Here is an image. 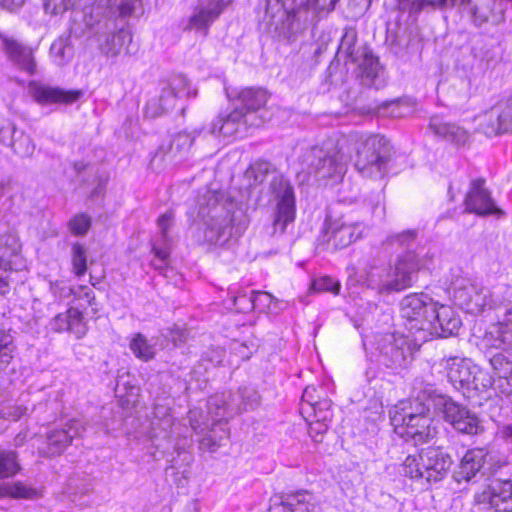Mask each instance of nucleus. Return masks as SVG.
Returning <instances> with one entry per match:
<instances>
[{
    "label": "nucleus",
    "instance_id": "obj_41",
    "mask_svg": "<svg viewBox=\"0 0 512 512\" xmlns=\"http://www.w3.org/2000/svg\"><path fill=\"white\" fill-rule=\"evenodd\" d=\"M490 365L496 377L512 373V356L501 350L489 358Z\"/></svg>",
    "mask_w": 512,
    "mask_h": 512
},
{
    "label": "nucleus",
    "instance_id": "obj_48",
    "mask_svg": "<svg viewBox=\"0 0 512 512\" xmlns=\"http://www.w3.org/2000/svg\"><path fill=\"white\" fill-rule=\"evenodd\" d=\"M490 309H494L496 311V315L501 320V324L506 327V329H512V301L506 300L498 303L495 300V304Z\"/></svg>",
    "mask_w": 512,
    "mask_h": 512
},
{
    "label": "nucleus",
    "instance_id": "obj_64",
    "mask_svg": "<svg viewBox=\"0 0 512 512\" xmlns=\"http://www.w3.org/2000/svg\"><path fill=\"white\" fill-rule=\"evenodd\" d=\"M373 0H349V6L357 8V14L365 13L371 6Z\"/></svg>",
    "mask_w": 512,
    "mask_h": 512
},
{
    "label": "nucleus",
    "instance_id": "obj_22",
    "mask_svg": "<svg viewBox=\"0 0 512 512\" xmlns=\"http://www.w3.org/2000/svg\"><path fill=\"white\" fill-rule=\"evenodd\" d=\"M480 130L489 137L512 132V96L485 112Z\"/></svg>",
    "mask_w": 512,
    "mask_h": 512
},
{
    "label": "nucleus",
    "instance_id": "obj_34",
    "mask_svg": "<svg viewBox=\"0 0 512 512\" xmlns=\"http://www.w3.org/2000/svg\"><path fill=\"white\" fill-rule=\"evenodd\" d=\"M195 136L187 132H179L172 136L169 142L162 144L155 152V158L164 161L182 159L190 150Z\"/></svg>",
    "mask_w": 512,
    "mask_h": 512
},
{
    "label": "nucleus",
    "instance_id": "obj_46",
    "mask_svg": "<svg viewBox=\"0 0 512 512\" xmlns=\"http://www.w3.org/2000/svg\"><path fill=\"white\" fill-rule=\"evenodd\" d=\"M253 294H255V297H247L246 295H239V296H234L233 297V302H234V306L238 309V310H241V311H244V310H250V309H253L254 306H255V301L257 300V298L259 297H265L267 298L270 302L272 301H278L275 297H273L270 293L268 292H253Z\"/></svg>",
    "mask_w": 512,
    "mask_h": 512
},
{
    "label": "nucleus",
    "instance_id": "obj_29",
    "mask_svg": "<svg viewBox=\"0 0 512 512\" xmlns=\"http://www.w3.org/2000/svg\"><path fill=\"white\" fill-rule=\"evenodd\" d=\"M248 127V116L239 106H235L234 110L229 114L219 116L212 123L211 132L223 135L224 137H243L247 133Z\"/></svg>",
    "mask_w": 512,
    "mask_h": 512
},
{
    "label": "nucleus",
    "instance_id": "obj_4",
    "mask_svg": "<svg viewBox=\"0 0 512 512\" xmlns=\"http://www.w3.org/2000/svg\"><path fill=\"white\" fill-rule=\"evenodd\" d=\"M269 174H273L269 188L277 201L273 233L277 231L283 233L286 226L295 219L296 200L293 186L282 174L277 173L275 167L268 161L258 160L245 171V177L250 185L263 183Z\"/></svg>",
    "mask_w": 512,
    "mask_h": 512
},
{
    "label": "nucleus",
    "instance_id": "obj_44",
    "mask_svg": "<svg viewBox=\"0 0 512 512\" xmlns=\"http://www.w3.org/2000/svg\"><path fill=\"white\" fill-rule=\"evenodd\" d=\"M368 112L377 114L379 116H387L393 118H398L403 115L399 100L384 101L375 105L374 107H370Z\"/></svg>",
    "mask_w": 512,
    "mask_h": 512
},
{
    "label": "nucleus",
    "instance_id": "obj_47",
    "mask_svg": "<svg viewBox=\"0 0 512 512\" xmlns=\"http://www.w3.org/2000/svg\"><path fill=\"white\" fill-rule=\"evenodd\" d=\"M158 228L160 230V242L159 245H167V246H170V243H171V239L168 235V232L170 230V228L173 226L174 224V214L172 211H168L164 214H162L159 218H158Z\"/></svg>",
    "mask_w": 512,
    "mask_h": 512
},
{
    "label": "nucleus",
    "instance_id": "obj_23",
    "mask_svg": "<svg viewBox=\"0 0 512 512\" xmlns=\"http://www.w3.org/2000/svg\"><path fill=\"white\" fill-rule=\"evenodd\" d=\"M485 179H474L470 183V189L465 197L466 211L481 216L491 214H503L502 210L496 207L490 192L484 187Z\"/></svg>",
    "mask_w": 512,
    "mask_h": 512
},
{
    "label": "nucleus",
    "instance_id": "obj_56",
    "mask_svg": "<svg viewBox=\"0 0 512 512\" xmlns=\"http://www.w3.org/2000/svg\"><path fill=\"white\" fill-rule=\"evenodd\" d=\"M340 288V283L331 277H322L312 283V289L316 292H331L337 295L340 292Z\"/></svg>",
    "mask_w": 512,
    "mask_h": 512
},
{
    "label": "nucleus",
    "instance_id": "obj_28",
    "mask_svg": "<svg viewBox=\"0 0 512 512\" xmlns=\"http://www.w3.org/2000/svg\"><path fill=\"white\" fill-rule=\"evenodd\" d=\"M91 8L103 9L100 18H113L117 21L127 22L130 17H139L143 14L142 0H100Z\"/></svg>",
    "mask_w": 512,
    "mask_h": 512
},
{
    "label": "nucleus",
    "instance_id": "obj_8",
    "mask_svg": "<svg viewBox=\"0 0 512 512\" xmlns=\"http://www.w3.org/2000/svg\"><path fill=\"white\" fill-rule=\"evenodd\" d=\"M346 163L342 147L332 141L309 147L301 156L303 168L318 181H340L346 172Z\"/></svg>",
    "mask_w": 512,
    "mask_h": 512
},
{
    "label": "nucleus",
    "instance_id": "obj_16",
    "mask_svg": "<svg viewBox=\"0 0 512 512\" xmlns=\"http://www.w3.org/2000/svg\"><path fill=\"white\" fill-rule=\"evenodd\" d=\"M421 267L420 257L412 252L399 256L393 269L381 278L377 289L381 294L401 292L413 285V275Z\"/></svg>",
    "mask_w": 512,
    "mask_h": 512
},
{
    "label": "nucleus",
    "instance_id": "obj_31",
    "mask_svg": "<svg viewBox=\"0 0 512 512\" xmlns=\"http://www.w3.org/2000/svg\"><path fill=\"white\" fill-rule=\"evenodd\" d=\"M488 453L484 448H475L468 450L462 457L458 467L453 473L456 482H469L481 473L487 462Z\"/></svg>",
    "mask_w": 512,
    "mask_h": 512
},
{
    "label": "nucleus",
    "instance_id": "obj_50",
    "mask_svg": "<svg viewBox=\"0 0 512 512\" xmlns=\"http://www.w3.org/2000/svg\"><path fill=\"white\" fill-rule=\"evenodd\" d=\"M154 416L158 422H153V425L158 426L163 431L167 432L174 425V419L170 413V409L156 405L154 407Z\"/></svg>",
    "mask_w": 512,
    "mask_h": 512
},
{
    "label": "nucleus",
    "instance_id": "obj_40",
    "mask_svg": "<svg viewBox=\"0 0 512 512\" xmlns=\"http://www.w3.org/2000/svg\"><path fill=\"white\" fill-rule=\"evenodd\" d=\"M15 346L10 333L0 330V373L4 371L13 359Z\"/></svg>",
    "mask_w": 512,
    "mask_h": 512
},
{
    "label": "nucleus",
    "instance_id": "obj_13",
    "mask_svg": "<svg viewBox=\"0 0 512 512\" xmlns=\"http://www.w3.org/2000/svg\"><path fill=\"white\" fill-rule=\"evenodd\" d=\"M418 349V344L409 336L386 335L378 343L379 361L387 368L405 369L413 362Z\"/></svg>",
    "mask_w": 512,
    "mask_h": 512
},
{
    "label": "nucleus",
    "instance_id": "obj_36",
    "mask_svg": "<svg viewBox=\"0 0 512 512\" xmlns=\"http://www.w3.org/2000/svg\"><path fill=\"white\" fill-rule=\"evenodd\" d=\"M267 92L262 88H245L242 89L236 97V105L244 111L248 116L260 108L267 102Z\"/></svg>",
    "mask_w": 512,
    "mask_h": 512
},
{
    "label": "nucleus",
    "instance_id": "obj_37",
    "mask_svg": "<svg viewBox=\"0 0 512 512\" xmlns=\"http://www.w3.org/2000/svg\"><path fill=\"white\" fill-rule=\"evenodd\" d=\"M50 55L55 64L63 66L68 63L74 55V48L69 38H58L50 47Z\"/></svg>",
    "mask_w": 512,
    "mask_h": 512
},
{
    "label": "nucleus",
    "instance_id": "obj_14",
    "mask_svg": "<svg viewBox=\"0 0 512 512\" xmlns=\"http://www.w3.org/2000/svg\"><path fill=\"white\" fill-rule=\"evenodd\" d=\"M85 430V423L80 419H71L64 425L49 428L37 448L38 454L46 458L60 456L74 439L82 437Z\"/></svg>",
    "mask_w": 512,
    "mask_h": 512
},
{
    "label": "nucleus",
    "instance_id": "obj_59",
    "mask_svg": "<svg viewBox=\"0 0 512 512\" xmlns=\"http://www.w3.org/2000/svg\"><path fill=\"white\" fill-rule=\"evenodd\" d=\"M10 273V264L0 258V295H6L10 290Z\"/></svg>",
    "mask_w": 512,
    "mask_h": 512
},
{
    "label": "nucleus",
    "instance_id": "obj_35",
    "mask_svg": "<svg viewBox=\"0 0 512 512\" xmlns=\"http://www.w3.org/2000/svg\"><path fill=\"white\" fill-rule=\"evenodd\" d=\"M429 129L439 136L457 146L464 145L469 138L468 132L455 123L446 122L439 116L430 119Z\"/></svg>",
    "mask_w": 512,
    "mask_h": 512
},
{
    "label": "nucleus",
    "instance_id": "obj_39",
    "mask_svg": "<svg viewBox=\"0 0 512 512\" xmlns=\"http://www.w3.org/2000/svg\"><path fill=\"white\" fill-rule=\"evenodd\" d=\"M19 469L16 452L0 449V479L14 476Z\"/></svg>",
    "mask_w": 512,
    "mask_h": 512
},
{
    "label": "nucleus",
    "instance_id": "obj_19",
    "mask_svg": "<svg viewBox=\"0 0 512 512\" xmlns=\"http://www.w3.org/2000/svg\"><path fill=\"white\" fill-rule=\"evenodd\" d=\"M475 502L484 509L497 512H512V480L496 479L488 490L476 494Z\"/></svg>",
    "mask_w": 512,
    "mask_h": 512
},
{
    "label": "nucleus",
    "instance_id": "obj_30",
    "mask_svg": "<svg viewBox=\"0 0 512 512\" xmlns=\"http://www.w3.org/2000/svg\"><path fill=\"white\" fill-rule=\"evenodd\" d=\"M50 327L57 333L69 332L74 334L77 339L83 338L88 331L82 311L74 307H70L67 311L57 314L50 321Z\"/></svg>",
    "mask_w": 512,
    "mask_h": 512
},
{
    "label": "nucleus",
    "instance_id": "obj_5",
    "mask_svg": "<svg viewBox=\"0 0 512 512\" xmlns=\"http://www.w3.org/2000/svg\"><path fill=\"white\" fill-rule=\"evenodd\" d=\"M424 393L428 395L427 388ZM431 408L433 406L428 403V396L424 402L414 400L409 402V406L396 407L391 415L394 431L406 441L412 440L415 445L429 442L437 434Z\"/></svg>",
    "mask_w": 512,
    "mask_h": 512
},
{
    "label": "nucleus",
    "instance_id": "obj_24",
    "mask_svg": "<svg viewBox=\"0 0 512 512\" xmlns=\"http://www.w3.org/2000/svg\"><path fill=\"white\" fill-rule=\"evenodd\" d=\"M28 92L39 104H72L79 100L83 94L81 90H65L60 87H53L39 81H31L28 85Z\"/></svg>",
    "mask_w": 512,
    "mask_h": 512
},
{
    "label": "nucleus",
    "instance_id": "obj_63",
    "mask_svg": "<svg viewBox=\"0 0 512 512\" xmlns=\"http://www.w3.org/2000/svg\"><path fill=\"white\" fill-rule=\"evenodd\" d=\"M26 411H27L26 407L13 406V407H8L7 412L5 414H7L8 417H10L13 421H17L23 415H25Z\"/></svg>",
    "mask_w": 512,
    "mask_h": 512
},
{
    "label": "nucleus",
    "instance_id": "obj_15",
    "mask_svg": "<svg viewBox=\"0 0 512 512\" xmlns=\"http://www.w3.org/2000/svg\"><path fill=\"white\" fill-rule=\"evenodd\" d=\"M185 94L195 97L197 91L191 92L189 81L184 75H174L162 84L159 96L151 98L145 105L146 117L157 118L171 111L176 104L177 97Z\"/></svg>",
    "mask_w": 512,
    "mask_h": 512
},
{
    "label": "nucleus",
    "instance_id": "obj_38",
    "mask_svg": "<svg viewBox=\"0 0 512 512\" xmlns=\"http://www.w3.org/2000/svg\"><path fill=\"white\" fill-rule=\"evenodd\" d=\"M129 347L136 358L150 361L155 357L154 346L141 333H136L130 341Z\"/></svg>",
    "mask_w": 512,
    "mask_h": 512
},
{
    "label": "nucleus",
    "instance_id": "obj_61",
    "mask_svg": "<svg viewBox=\"0 0 512 512\" xmlns=\"http://www.w3.org/2000/svg\"><path fill=\"white\" fill-rule=\"evenodd\" d=\"M72 294L78 298H85L89 306L96 305L95 294L92 289L87 286H79L77 289L72 290Z\"/></svg>",
    "mask_w": 512,
    "mask_h": 512
},
{
    "label": "nucleus",
    "instance_id": "obj_10",
    "mask_svg": "<svg viewBox=\"0 0 512 512\" xmlns=\"http://www.w3.org/2000/svg\"><path fill=\"white\" fill-rule=\"evenodd\" d=\"M428 403L433 406L435 413L442 414L457 432L467 435H477L483 430L481 421L466 406L457 403L450 396L432 387L427 388Z\"/></svg>",
    "mask_w": 512,
    "mask_h": 512
},
{
    "label": "nucleus",
    "instance_id": "obj_7",
    "mask_svg": "<svg viewBox=\"0 0 512 512\" xmlns=\"http://www.w3.org/2000/svg\"><path fill=\"white\" fill-rule=\"evenodd\" d=\"M355 168L364 177L383 179L389 171L392 159L390 141L379 134L361 137L356 141Z\"/></svg>",
    "mask_w": 512,
    "mask_h": 512
},
{
    "label": "nucleus",
    "instance_id": "obj_49",
    "mask_svg": "<svg viewBox=\"0 0 512 512\" xmlns=\"http://www.w3.org/2000/svg\"><path fill=\"white\" fill-rule=\"evenodd\" d=\"M490 387L494 389V379L488 375L487 372H484L478 367V371L475 373L474 383L469 386L467 396H469L472 391L482 393Z\"/></svg>",
    "mask_w": 512,
    "mask_h": 512
},
{
    "label": "nucleus",
    "instance_id": "obj_60",
    "mask_svg": "<svg viewBox=\"0 0 512 512\" xmlns=\"http://www.w3.org/2000/svg\"><path fill=\"white\" fill-rule=\"evenodd\" d=\"M225 356V350L221 347H213L202 354V360L217 366L222 363Z\"/></svg>",
    "mask_w": 512,
    "mask_h": 512
},
{
    "label": "nucleus",
    "instance_id": "obj_32",
    "mask_svg": "<svg viewBox=\"0 0 512 512\" xmlns=\"http://www.w3.org/2000/svg\"><path fill=\"white\" fill-rule=\"evenodd\" d=\"M0 141L9 145L14 154L21 158L31 157L35 151L32 138L24 131L17 129L13 123L0 130Z\"/></svg>",
    "mask_w": 512,
    "mask_h": 512
},
{
    "label": "nucleus",
    "instance_id": "obj_51",
    "mask_svg": "<svg viewBox=\"0 0 512 512\" xmlns=\"http://www.w3.org/2000/svg\"><path fill=\"white\" fill-rule=\"evenodd\" d=\"M470 22L477 28L488 22L489 9L487 7L471 4L468 8Z\"/></svg>",
    "mask_w": 512,
    "mask_h": 512
},
{
    "label": "nucleus",
    "instance_id": "obj_17",
    "mask_svg": "<svg viewBox=\"0 0 512 512\" xmlns=\"http://www.w3.org/2000/svg\"><path fill=\"white\" fill-rule=\"evenodd\" d=\"M453 299L467 313L478 314L495 304L489 288L477 282L462 281L453 288Z\"/></svg>",
    "mask_w": 512,
    "mask_h": 512
},
{
    "label": "nucleus",
    "instance_id": "obj_62",
    "mask_svg": "<svg viewBox=\"0 0 512 512\" xmlns=\"http://www.w3.org/2000/svg\"><path fill=\"white\" fill-rule=\"evenodd\" d=\"M311 406L314 409V413H315V417L316 418L321 417V416H323L325 414H327L329 416V418L331 417V414L328 411L329 407H330V402L329 401L324 400V401H319V402L311 403Z\"/></svg>",
    "mask_w": 512,
    "mask_h": 512
},
{
    "label": "nucleus",
    "instance_id": "obj_26",
    "mask_svg": "<svg viewBox=\"0 0 512 512\" xmlns=\"http://www.w3.org/2000/svg\"><path fill=\"white\" fill-rule=\"evenodd\" d=\"M225 7L224 0H200L199 6L188 19L185 30L201 31L205 36L210 24L218 18Z\"/></svg>",
    "mask_w": 512,
    "mask_h": 512
},
{
    "label": "nucleus",
    "instance_id": "obj_20",
    "mask_svg": "<svg viewBox=\"0 0 512 512\" xmlns=\"http://www.w3.org/2000/svg\"><path fill=\"white\" fill-rule=\"evenodd\" d=\"M0 40L3 53L14 67L29 75L37 72V62L31 46L1 33Z\"/></svg>",
    "mask_w": 512,
    "mask_h": 512
},
{
    "label": "nucleus",
    "instance_id": "obj_55",
    "mask_svg": "<svg viewBox=\"0 0 512 512\" xmlns=\"http://www.w3.org/2000/svg\"><path fill=\"white\" fill-rule=\"evenodd\" d=\"M327 420H329V416L325 414L316 418L315 422L310 424L309 435L315 442H322L323 436L328 430V424L326 423Z\"/></svg>",
    "mask_w": 512,
    "mask_h": 512
},
{
    "label": "nucleus",
    "instance_id": "obj_33",
    "mask_svg": "<svg viewBox=\"0 0 512 512\" xmlns=\"http://www.w3.org/2000/svg\"><path fill=\"white\" fill-rule=\"evenodd\" d=\"M470 3L471 0H398V7L400 11L417 16L423 11H444L454 7L460 8Z\"/></svg>",
    "mask_w": 512,
    "mask_h": 512
},
{
    "label": "nucleus",
    "instance_id": "obj_53",
    "mask_svg": "<svg viewBox=\"0 0 512 512\" xmlns=\"http://www.w3.org/2000/svg\"><path fill=\"white\" fill-rule=\"evenodd\" d=\"M77 0H43L46 13L61 14L74 7Z\"/></svg>",
    "mask_w": 512,
    "mask_h": 512
},
{
    "label": "nucleus",
    "instance_id": "obj_25",
    "mask_svg": "<svg viewBox=\"0 0 512 512\" xmlns=\"http://www.w3.org/2000/svg\"><path fill=\"white\" fill-rule=\"evenodd\" d=\"M478 366L468 359L451 357L447 360V378L453 387L467 395L469 386L473 385Z\"/></svg>",
    "mask_w": 512,
    "mask_h": 512
},
{
    "label": "nucleus",
    "instance_id": "obj_1",
    "mask_svg": "<svg viewBox=\"0 0 512 512\" xmlns=\"http://www.w3.org/2000/svg\"><path fill=\"white\" fill-rule=\"evenodd\" d=\"M339 0H264L263 22L280 40L294 42L322 12L329 13Z\"/></svg>",
    "mask_w": 512,
    "mask_h": 512
},
{
    "label": "nucleus",
    "instance_id": "obj_43",
    "mask_svg": "<svg viewBox=\"0 0 512 512\" xmlns=\"http://www.w3.org/2000/svg\"><path fill=\"white\" fill-rule=\"evenodd\" d=\"M417 234H418L417 230H414V229L407 230V231H403L401 233L392 235L389 238V240L392 245H398V246L406 249V251L404 252L403 255H406L408 252H412V253L416 254V252L413 251L412 249L415 246ZM417 255L419 256L418 253H417Z\"/></svg>",
    "mask_w": 512,
    "mask_h": 512
},
{
    "label": "nucleus",
    "instance_id": "obj_42",
    "mask_svg": "<svg viewBox=\"0 0 512 512\" xmlns=\"http://www.w3.org/2000/svg\"><path fill=\"white\" fill-rule=\"evenodd\" d=\"M72 267L76 276H83L87 271V253L86 248L80 244L75 243L71 250Z\"/></svg>",
    "mask_w": 512,
    "mask_h": 512
},
{
    "label": "nucleus",
    "instance_id": "obj_52",
    "mask_svg": "<svg viewBox=\"0 0 512 512\" xmlns=\"http://www.w3.org/2000/svg\"><path fill=\"white\" fill-rule=\"evenodd\" d=\"M491 345L512 356V329L498 330Z\"/></svg>",
    "mask_w": 512,
    "mask_h": 512
},
{
    "label": "nucleus",
    "instance_id": "obj_3",
    "mask_svg": "<svg viewBox=\"0 0 512 512\" xmlns=\"http://www.w3.org/2000/svg\"><path fill=\"white\" fill-rule=\"evenodd\" d=\"M101 8H90L83 15L85 31L97 38L101 52L107 57H117L122 52L133 55L138 51V45L133 43L128 22L117 21L113 18H100Z\"/></svg>",
    "mask_w": 512,
    "mask_h": 512
},
{
    "label": "nucleus",
    "instance_id": "obj_18",
    "mask_svg": "<svg viewBox=\"0 0 512 512\" xmlns=\"http://www.w3.org/2000/svg\"><path fill=\"white\" fill-rule=\"evenodd\" d=\"M436 302L425 293H414L405 296L400 303L402 318L411 323L410 330H424L425 320L433 313Z\"/></svg>",
    "mask_w": 512,
    "mask_h": 512
},
{
    "label": "nucleus",
    "instance_id": "obj_21",
    "mask_svg": "<svg viewBox=\"0 0 512 512\" xmlns=\"http://www.w3.org/2000/svg\"><path fill=\"white\" fill-rule=\"evenodd\" d=\"M425 323L424 330L440 338L456 335L462 325L460 317L450 306L439 305L437 302L433 313L429 314Z\"/></svg>",
    "mask_w": 512,
    "mask_h": 512
},
{
    "label": "nucleus",
    "instance_id": "obj_57",
    "mask_svg": "<svg viewBox=\"0 0 512 512\" xmlns=\"http://www.w3.org/2000/svg\"><path fill=\"white\" fill-rule=\"evenodd\" d=\"M8 494L13 498L33 499L37 497V491L23 483H14L8 489Z\"/></svg>",
    "mask_w": 512,
    "mask_h": 512
},
{
    "label": "nucleus",
    "instance_id": "obj_27",
    "mask_svg": "<svg viewBox=\"0 0 512 512\" xmlns=\"http://www.w3.org/2000/svg\"><path fill=\"white\" fill-rule=\"evenodd\" d=\"M312 500V495L305 490L276 495L271 498L269 512H312Z\"/></svg>",
    "mask_w": 512,
    "mask_h": 512
},
{
    "label": "nucleus",
    "instance_id": "obj_2",
    "mask_svg": "<svg viewBox=\"0 0 512 512\" xmlns=\"http://www.w3.org/2000/svg\"><path fill=\"white\" fill-rule=\"evenodd\" d=\"M198 217L202 220L203 235L197 236L198 243L217 244L225 242L233 233L241 234L246 223H236L235 203L225 194L207 190L197 197Z\"/></svg>",
    "mask_w": 512,
    "mask_h": 512
},
{
    "label": "nucleus",
    "instance_id": "obj_11",
    "mask_svg": "<svg viewBox=\"0 0 512 512\" xmlns=\"http://www.w3.org/2000/svg\"><path fill=\"white\" fill-rule=\"evenodd\" d=\"M260 404V395L253 387H241L235 392L222 393L211 397L208 411L213 425H221L235 415L256 409Z\"/></svg>",
    "mask_w": 512,
    "mask_h": 512
},
{
    "label": "nucleus",
    "instance_id": "obj_45",
    "mask_svg": "<svg viewBox=\"0 0 512 512\" xmlns=\"http://www.w3.org/2000/svg\"><path fill=\"white\" fill-rule=\"evenodd\" d=\"M152 251L155 254V258L151 261V264L156 270L163 273L168 267L170 246L154 244Z\"/></svg>",
    "mask_w": 512,
    "mask_h": 512
},
{
    "label": "nucleus",
    "instance_id": "obj_58",
    "mask_svg": "<svg viewBox=\"0 0 512 512\" xmlns=\"http://www.w3.org/2000/svg\"><path fill=\"white\" fill-rule=\"evenodd\" d=\"M494 390L506 397L512 396V373L494 378Z\"/></svg>",
    "mask_w": 512,
    "mask_h": 512
},
{
    "label": "nucleus",
    "instance_id": "obj_6",
    "mask_svg": "<svg viewBox=\"0 0 512 512\" xmlns=\"http://www.w3.org/2000/svg\"><path fill=\"white\" fill-rule=\"evenodd\" d=\"M358 32L356 27L346 26L337 49L336 57L344 58L345 63L350 61L358 66V77L365 87L378 89L382 86V67L376 56L367 46H358Z\"/></svg>",
    "mask_w": 512,
    "mask_h": 512
},
{
    "label": "nucleus",
    "instance_id": "obj_54",
    "mask_svg": "<svg viewBox=\"0 0 512 512\" xmlns=\"http://www.w3.org/2000/svg\"><path fill=\"white\" fill-rule=\"evenodd\" d=\"M91 226V218L86 214H77L69 221V228L75 235H85Z\"/></svg>",
    "mask_w": 512,
    "mask_h": 512
},
{
    "label": "nucleus",
    "instance_id": "obj_12",
    "mask_svg": "<svg viewBox=\"0 0 512 512\" xmlns=\"http://www.w3.org/2000/svg\"><path fill=\"white\" fill-rule=\"evenodd\" d=\"M365 229L362 222H348L343 216L327 215L317 238V248L327 252L346 248L361 238Z\"/></svg>",
    "mask_w": 512,
    "mask_h": 512
},
{
    "label": "nucleus",
    "instance_id": "obj_9",
    "mask_svg": "<svg viewBox=\"0 0 512 512\" xmlns=\"http://www.w3.org/2000/svg\"><path fill=\"white\" fill-rule=\"evenodd\" d=\"M452 457L441 447L422 448L418 455H408L402 464L403 474L428 484L442 481L450 472Z\"/></svg>",
    "mask_w": 512,
    "mask_h": 512
}]
</instances>
